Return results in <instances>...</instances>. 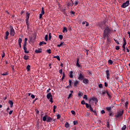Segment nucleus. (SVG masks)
Returning a JSON list of instances; mask_svg holds the SVG:
<instances>
[{
  "label": "nucleus",
  "mask_w": 130,
  "mask_h": 130,
  "mask_svg": "<svg viewBox=\"0 0 130 130\" xmlns=\"http://www.w3.org/2000/svg\"><path fill=\"white\" fill-rule=\"evenodd\" d=\"M84 78H85V76L84 75V74H83V72L79 74L78 80H79V81H83L84 79Z\"/></svg>",
  "instance_id": "nucleus-2"
},
{
  "label": "nucleus",
  "mask_w": 130,
  "mask_h": 130,
  "mask_svg": "<svg viewBox=\"0 0 130 130\" xmlns=\"http://www.w3.org/2000/svg\"><path fill=\"white\" fill-rule=\"evenodd\" d=\"M64 44V42H60V44H58L57 45V47H60L61 46H63V44Z\"/></svg>",
  "instance_id": "nucleus-22"
},
{
  "label": "nucleus",
  "mask_w": 130,
  "mask_h": 130,
  "mask_svg": "<svg viewBox=\"0 0 130 130\" xmlns=\"http://www.w3.org/2000/svg\"><path fill=\"white\" fill-rule=\"evenodd\" d=\"M76 66H77V67H78V68H81V66L78 62L76 63Z\"/></svg>",
  "instance_id": "nucleus-59"
},
{
  "label": "nucleus",
  "mask_w": 130,
  "mask_h": 130,
  "mask_svg": "<svg viewBox=\"0 0 130 130\" xmlns=\"http://www.w3.org/2000/svg\"><path fill=\"white\" fill-rule=\"evenodd\" d=\"M126 128V125H124L123 126V127L121 128V130H125Z\"/></svg>",
  "instance_id": "nucleus-44"
},
{
  "label": "nucleus",
  "mask_w": 130,
  "mask_h": 130,
  "mask_svg": "<svg viewBox=\"0 0 130 130\" xmlns=\"http://www.w3.org/2000/svg\"><path fill=\"white\" fill-rule=\"evenodd\" d=\"M106 94L108 96V98H110V99H111V98H112V96H111V92L109 91L108 90H106Z\"/></svg>",
  "instance_id": "nucleus-6"
},
{
  "label": "nucleus",
  "mask_w": 130,
  "mask_h": 130,
  "mask_svg": "<svg viewBox=\"0 0 130 130\" xmlns=\"http://www.w3.org/2000/svg\"><path fill=\"white\" fill-rule=\"evenodd\" d=\"M10 105V107L12 108L14 105V102H13V101H9L8 102Z\"/></svg>",
  "instance_id": "nucleus-19"
},
{
  "label": "nucleus",
  "mask_w": 130,
  "mask_h": 130,
  "mask_svg": "<svg viewBox=\"0 0 130 130\" xmlns=\"http://www.w3.org/2000/svg\"><path fill=\"white\" fill-rule=\"evenodd\" d=\"M101 94H102L103 95V96H105V94H106V90H104L102 92V93H101Z\"/></svg>",
  "instance_id": "nucleus-26"
},
{
  "label": "nucleus",
  "mask_w": 130,
  "mask_h": 130,
  "mask_svg": "<svg viewBox=\"0 0 130 130\" xmlns=\"http://www.w3.org/2000/svg\"><path fill=\"white\" fill-rule=\"evenodd\" d=\"M29 40L30 42H33V38L29 36Z\"/></svg>",
  "instance_id": "nucleus-37"
},
{
  "label": "nucleus",
  "mask_w": 130,
  "mask_h": 130,
  "mask_svg": "<svg viewBox=\"0 0 130 130\" xmlns=\"http://www.w3.org/2000/svg\"><path fill=\"white\" fill-rule=\"evenodd\" d=\"M110 36L106 37V38H107V43H108V44H109L110 43V42H111V40L110 39Z\"/></svg>",
  "instance_id": "nucleus-12"
},
{
  "label": "nucleus",
  "mask_w": 130,
  "mask_h": 130,
  "mask_svg": "<svg viewBox=\"0 0 130 130\" xmlns=\"http://www.w3.org/2000/svg\"><path fill=\"white\" fill-rule=\"evenodd\" d=\"M22 43V38H19L18 39V44Z\"/></svg>",
  "instance_id": "nucleus-38"
},
{
  "label": "nucleus",
  "mask_w": 130,
  "mask_h": 130,
  "mask_svg": "<svg viewBox=\"0 0 130 130\" xmlns=\"http://www.w3.org/2000/svg\"><path fill=\"white\" fill-rule=\"evenodd\" d=\"M123 44L122 46H125L126 45V40L124 38L123 39Z\"/></svg>",
  "instance_id": "nucleus-21"
},
{
  "label": "nucleus",
  "mask_w": 130,
  "mask_h": 130,
  "mask_svg": "<svg viewBox=\"0 0 130 130\" xmlns=\"http://www.w3.org/2000/svg\"><path fill=\"white\" fill-rule=\"evenodd\" d=\"M106 110L108 111V112H111V110H112V108L111 107H108L106 108Z\"/></svg>",
  "instance_id": "nucleus-18"
},
{
  "label": "nucleus",
  "mask_w": 130,
  "mask_h": 130,
  "mask_svg": "<svg viewBox=\"0 0 130 130\" xmlns=\"http://www.w3.org/2000/svg\"><path fill=\"white\" fill-rule=\"evenodd\" d=\"M52 120V118L50 117H48V118H47V122H51V121Z\"/></svg>",
  "instance_id": "nucleus-17"
},
{
  "label": "nucleus",
  "mask_w": 130,
  "mask_h": 130,
  "mask_svg": "<svg viewBox=\"0 0 130 130\" xmlns=\"http://www.w3.org/2000/svg\"><path fill=\"white\" fill-rule=\"evenodd\" d=\"M82 82L83 83V84H85V85H88V84H89V80L87 78H84L82 80Z\"/></svg>",
  "instance_id": "nucleus-7"
},
{
  "label": "nucleus",
  "mask_w": 130,
  "mask_h": 130,
  "mask_svg": "<svg viewBox=\"0 0 130 130\" xmlns=\"http://www.w3.org/2000/svg\"><path fill=\"white\" fill-rule=\"evenodd\" d=\"M122 48H123V51L125 52V46H122Z\"/></svg>",
  "instance_id": "nucleus-63"
},
{
  "label": "nucleus",
  "mask_w": 130,
  "mask_h": 130,
  "mask_svg": "<svg viewBox=\"0 0 130 130\" xmlns=\"http://www.w3.org/2000/svg\"><path fill=\"white\" fill-rule=\"evenodd\" d=\"M47 115L46 114L45 116H44L43 117V121H46V119H47Z\"/></svg>",
  "instance_id": "nucleus-25"
},
{
  "label": "nucleus",
  "mask_w": 130,
  "mask_h": 130,
  "mask_svg": "<svg viewBox=\"0 0 130 130\" xmlns=\"http://www.w3.org/2000/svg\"><path fill=\"white\" fill-rule=\"evenodd\" d=\"M78 5H79V1L76 0L75 1V7H76V6H78Z\"/></svg>",
  "instance_id": "nucleus-45"
},
{
  "label": "nucleus",
  "mask_w": 130,
  "mask_h": 130,
  "mask_svg": "<svg viewBox=\"0 0 130 130\" xmlns=\"http://www.w3.org/2000/svg\"><path fill=\"white\" fill-rule=\"evenodd\" d=\"M53 112H54V113H55V112L56 111H55V109H56V108H57V107L56 106H53Z\"/></svg>",
  "instance_id": "nucleus-36"
},
{
  "label": "nucleus",
  "mask_w": 130,
  "mask_h": 130,
  "mask_svg": "<svg viewBox=\"0 0 130 130\" xmlns=\"http://www.w3.org/2000/svg\"><path fill=\"white\" fill-rule=\"evenodd\" d=\"M83 99H85L86 100H88V97H87V95L85 94L83 96Z\"/></svg>",
  "instance_id": "nucleus-50"
},
{
  "label": "nucleus",
  "mask_w": 130,
  "mask_h": 130,
  "mask_svg": "<svg viewBox=\"0 0 130 130\" xmlns=\"http://www.w3.org/2000/svg\"><path fill=\"white\" fill-rule=\"evenodd\" d=\"M42 15H44L45 14V12H44V8L42 7V11H41V13Z\"/></svg>",
  "instance_id": "nucleus-29"
},
{
  "label": "nucleus",
  "mask_w": 130,
  "mask_h": 130,
  "mask_svg": "<svg viewBox=\"0 0 130 130\" xmlns=\"http://www.w3.org/2000/svg\"><path fill=\"white\" fill-rule=\"evenodd\" d=\"M9 35H10V32H9L8 31H7L5 32V39L7 40L8 38Z\"/></svg>",
  "instance_id": "nucleus-13"
},
{
  "label": "nucleus",
  "mask_w": 130,
  "mask_h": 130,
  "mask_svg": "<svg viewBox=\"0 0 130 130\" xmlns=\"http://www.w3.org/2000/svg\"><path fill=\"white\" fill-rule=\"evenodd\" d=\"M10 28V35L11 36H15V34H16V32H15V29H14V28H13V26H11Z\"/></svg>",
  "instance_id": "nucleus-4"
},
{
  "label": "nucleus",
  "mask_w": 130,
  "mask_h": 130,
  "mask_svg": "<svg viewBox=\"0 0 130 130\" xmlns=\"http://www.w3.org/2000/svg\"><path fill=\"white\" fill-rule=\"evenodd\" d=\"M35 52L36 53H41L42 52V49L41 48H39L38 50H36Z\"/></svg>",
  "instance_id": "nucleus-11"
},
{
  "label": "nucleus",
  "mask_w": 130,
  "mask_h": 130,
  "mask_svg": "<svg viewBox=\"0 0 130 130\" xmlns=\"http://www.w3.org/2000/svg\"><path fill=\"white\" fill-rule=\"evenodd\" d=\"M106 78L107 80H109V77H110V74L109 73V70H106Z\"/></svg>",
  "instance_id": "nucleus-8"
},
{
  "label": "nucleus",
  "mask_w": 130,
  "mask_h": 130,
  "mask_svg": "<svg viewBox=\"0 0 130 130\" xmlns=\"http://www.w3.org/2000/svg\"><path fill=\"white\" fill-rule=\"evenodd\" d=\"M85 105L86 106V108H89V107H90V105H89L88 103H86Z\"/></svg>",
  "instance_id": "nucleus-60"
},
{
  "label": "nucleus",
  "mask_w": 130,
  "mask_h": 130,
  "mask_svg": "<svg viewBox=\"0 0 130 130\" xmlns=\"http://www.w3.org/2000/svg\"><path fill=\"white\" fill-rule=\"evenodd\" d=\"M107 126L108 128H110V124L109 121H107Z\"/></svg>",
  "instance_id": "nucleus-41"
},
{
  "label": "nucleus",
  "mask_w": 130,
  "mask_h": 130,
  "mask_svg": "<svg viewBox=\"0 0 130 130\" xmlns=\"http://www.w3.org/2000/svg\"><path fill=\"white\" fill-rule=\"evenodd\" d=\"M26 22V24L27 25V26H29V25H30V24H29V20H25Z\"/></svg>",
  "instance_id": "nucleus-57"
},
{
  "label": "nucleus",
  "mask_w": 130,
  "mask_h": 130,
  "mask_svg": "<svg viewBox=\"0 0 130 130\" xmlns=\"http://www.w3.org/2000/svg\"><path fill=\"white\" fill-rule=\"evenodd\" d=\"M89 109L90 110V111H93V108H92V106H91L90 105H89Z\"/></svg>",
  "instance_id": "nucleus-51"
},
{
  "label": "nucleus",
  "mask_w": 130,
  "mask_h": 130,
  "mask_svg": "<svg viewBox=\"0 0 130 130\" xmlns=\"http://www.w3.org/2000/svg\"><path fill=\"white\" fill-rule=\"evenodd\" d=\"M114 41L116 42V43H117V44L118 45H119V42H118V41L116 39H114Z\"/></svg>",
  "instance_id": "nucleus-49"
},
{
  "label": "nucleus",
  "mask_w": 130,
  "mask_h": 130,
  "mask_svg": "<svg viewBox=\"0 0 130 130\" xmlns=\"http://www.w3.org/2000/svg\"><path fill=\"white\" fill-rule=\"evenodd\" d=\"M51 98H52V95L51 94V92L48 93L47 94V99H50Z\"/></svg>",
  "instance_id": "nucleus-16"
},
{
  "label": "nucleus",
  "mask_w": 130,
  "mask_h": 130,
  "mask_svg": "<svg viewBox=\"0 0 130 130\" xmlns=\"http://www.w3.org/2000/svg\"><path fill=\"white\" fill-rule=\"evenodd\" d=\"M78 95L79 97H82L83 95V93L81 91H79V92L78 93Z\"/></svg>",
  "instance_id": "nucleus-35"
},
{
  "label": "nucleus",
  "mask_w": 130,
  "mask_h": 130,
  "mask_svg": "<svg viewBox=\"0 0 130 130\" xmlns=\"http://www.w3.org/2000/svg\"><path fill=\"white\" fill-rule=\"evenodd\" d=\"M91 100H92V101H94L95 104H97V103H98V99L95 96L92 97L91 98Z\"/></svg>",
  "instance_id": "nucleus-9"
},
{
  "label": "nucleus",
  "mask_w": 130,
  "mask_h": 130,
  "mask_svg": "<svg viewBox=\"0 0 130 130\" xmlns=\"http://www.w3.org/2000/svg\"><path fill=\"white\" fill-rule=\"evenodd\" d=\"M129 5V1H127L125 3H123L121 5V8H123V9H125L126 7H128Z\"/></svg>",
  "instance_id": "nucleus-3"
},
{
  "label": "nucleus",
  "mask_w": 130,
  "mask_h": 130,
  "mask_svg": "<svg viewBox=\"0 0 130 130\" xmlns=\"http://www.w3.org/2000/svg\"><path fill=\"white\" fill-rule=\"evenodd\" d=\"M62 32H63V33H67V32H68V28H67V27H64Z\"/></svg>",
  "instance_id": "nucleus-23"
},
{
  "label": "nucleus",
  "mask_w": 130,
  "mask_h": 130,
  "mask_svg": "<svg viewBox=\"0 0 130 130\" xmlns=\"http://www.w3.org/2000/svg\"><path fill=\"white\" fill-rule=\"evenodd\" d=\"M120 48L119 47V46H116V47H115V49L116 50H119V49H120Z\"/></svg>",
  "instance_id": "nucleus-53"
},
{
  "label": "nucleus",
  "mask_w": 130,
  "mask_h": 130,
  "mask_svg": "<svg viewBox=\"0 0 130 130\" xmlns=\"http://www.w3.org/2000/svg\"><path fill=\"white\" fill-rule=\"evenodd\" d=\"M54 58H57V60H58L59 61L60 60V58L59 57V56H58V55L54 56Z\"/></svg>",
  "instance_id": "nucleus-28"
},
{
  "label": "nucleus",
  "mask_w": 130,
  "mask_h": 130,
  "mask_svg": "<svg viewBox=\"0 0 130 130\" xmlns=\"http://www.w3.org/2000/svg\"><path fill=\"white\" fill-rule=\"evenodd\" d=\"M46 51L48 53H49V54H50L51 53V50L50 49H48Z\"/></svg>",
  "instance_id": "nucleus-47"
},
{
  "label": "nucleus",
  "mask_w": 130,
  "mask_h": 130,
  "mask_svg": "<svg viewBox=\"0 0 130 130\" xmlns=\"http://www.w3.org/2000/svg\"><path fill=\"white\" fill-rule=\"evenodd\" d=\"M37 36V35L36 34V33H34V41H35L36 40V37Z\"/></svg>",
  "instance_id": "nucleus-31"
},
{
  "label": "nucleus",
  "mask_w": 130,
  "mask_h": 130,
  "mask_svg": "<svg viewBox=\"0 0 130 130\" xmlns=\"http://www.w3.org/2000/svg\"><path fill=\"white\" fill-rule=\"evenodd\" d=\"M28 41V39L27 38H25L24 39V42L23 45H27V41Z\"/></svg>",
  "instance_id": "nucleus-34"
},
{
  "label": "nucleus",
  "mask_w": 130,
  "mask_h": 130,
  "mask_svg": "<svg viewBox=\"0 0 130 130\" xmlns=\"http://www.w3.org/2000/svg\"><path fill=\"white\" fill-rule=\"evenodd\" d=\"M122 114H123V110L120 111L118 112L117 114L115 116V117L118 118V117H120V116H122Z\"/></svg>",
  "instance_id": "nucleus-5"
},
{
  "label": "nucleus",
  "mask_w": 130,
  "mask_h": 130,
  "mask_svg": "<svg viewBox=\"0 0 130 130\" xmlns=\"http://www.w3.org/2000/svg\"><path fill=\"white\" fill-rule=\"evenodd\" d=\"M68 7H73V4L72 3L69 2L67 4Z\"/></svg>",
  "instance_id": "nucleus-42"
},
{
  "label": "nucleus",
  "mask_w": 130,
  "mask_h": 130,
  "mask_svg": "<svg viewBox=\"0 0 130 130\" xmlns=\"http://www.w3.org/2000/svg\"><path fill=\"white\" fill-rule=\"evenodd\" d=\"M71 113L73 115H76V112H75V111H74V110L71 111Z\"/></svg>",
  "instance_id": "nucleus-54"
},
{
  "label": "nucleus",
  "mask_w": 130,
  "mask_h": 130,
  "mask_svg": "<svg viewBox=\"0 0 130 130\" xmlns=\"http://www.w3.org/2000/svg\"><path fill=\"white\" fill-rule=\"evenodd\" d=\"M70 75H69V77L70 78H71V79H73V78H74V72L73 71H71L70 73H69Z\"/></svg>",
  "instance_id": "nucleus-15"
},
{
  "label": "nucleus",
  "mask_w": 130,
  "mask_h": 130,
  "mask_svg": "<svg viewBox=\"0 0 130 130\" xmlns=\"http://www.w3.org/2000/svg\"><path fill=\"white\" fill-rule=\"evenodd\" d=\"M112 32L111 27L107 26L104 27L103 36L105 39H106V37L110 36V34Z\"/></svg>",
  "instance_id": "nucleus-1"
},
{
  "label": "nucleus",
  "mask_w": 130,
  "mask_h": 130,
  "mask_svg": "<svg viewBox=\"0 0 130 130\" xmlns=\"http://www.w3.org/2000/svg\"><path fill=\"white\" fill-rule=\"evenodd\" d=\"M79 124V122L78 121H73V124L74 125H77V124Z\"/></svg>",
  "instance_id": "nucleus-32"
},
{
  "label": "nucleus",
  "mask_w": 130,
  "mask_h": 130,
  "mask_svg": "<svg viewBox=\"0 0 130 130\" xmlns=\"http://www.w3.org/2000/svg\"><path fill=\"white\" fill-rule=\"evenodd\" d=\"M26 19L25 20V21H29V18H30V13L27 12L26 13Z\"/></svg>",
  "instance_id": "nucleus-14"
},
{
  "label": "nucleus",
  "mask_w": 130,
  "mask_h": 130,
  "mask_svg": "<svg viewBox=\"0 0 130 130\" xmlns=\"http://www.w3.org/2000/svg\"><path fill=\"white\" fill-rule=\"evenodd\" d=\"M99 87L101 89L103 88V85H102V84H100L99 85Z\"/></svg>",
  "instance_id": "nucleus-56"
},
{
  "label": "nucleus",
  "mask_w": 130,
  "mask_h": 130,
  "mask_svg": "<svg viewBox=\"0 0 130 130\" xmlns=\"http://www.w3.org/2000/svg\"><path fill=\"white\" fill-rule=\"evenodd\" d=\"M50 100H49V101H50V102H51V103H53V99H52V98H50Z\"/></svg>",
  "instance_id": "nucleus-55"
},
{
  "label": "nucleus",
  "mask_w": 130,
  "mask_h": 130,
  "mask_svg": "<svg viewBox=\"0 0 130 130\" xmlns=\"http://www.w3.org/2000/svg\"><path fill=\"white\" fill-rule=\"evenodd\" d=\"M23 58L24 59H25V60H28V59H29V56H27V55H24L23 56Z\"/></svg>",
  "instance_id": "nucleus-27"
},
{
  "label": "nucleus",
  "mask_w": 130,
  "mask_h": 130,
  "mask_svg": "<svg viewBox=\"0 0 130 130\" xmlns=\"http://www.w3.org/2000/svg\"><path fill=\"white\" fill-rule=\"evenodd\" d=\"M51 39V33L49 34V40H50Z\"/></svg>",
  "instance_id": "nucleus-58"
},
{
  "label": "nucleus",
  "mask_w": 130,
  "mask_h": 130,
  "mask_svg": "<svg viewBox=\"0 0 130 130\" xmlns=\"http://www.w3.org/2000/svg\"><path fill=\"white\" fill-rule=\"evenodd\" d=\"M92 112H93L94 115H97V111H96V110L92 111Z\"/></svg>",
  "instance_id": "nucleus-48"
},
{
  "label": "nucleus",
  "mask_w": 130,
  "mask_h": 130,
  "mask_svg": "<svg viewBox=\"0 0 130 130\" xmlns=\"http://www.w3.org/2000/svg\"><path fill=\"white\" fill-rule=\"evenodd\" d=\"M43 44H46V42H45L44 41L40 42L39 45L40 46H41L42 45H43Z\"/></svg>",
  "instance_id": "nucleus-24"
},
{
  "label": "nucleus",
  "mask_w": 130,
  "mask_h": 130,
  "mask_svg": "<svg viewBox=\"0 0 130 130\" xmlns=\"http://www.w3.org/2000/svg\"><path fill=\"white\" fill-rule=\"evenodd\" d=\"M45 41H47V40H48V35H46L45 36Z\"/></svg>",
  "instance_id": "nucleus-40"
},
{
  "label": "nucleus",
  "mask_w": 130,
  "mask_h": 130,
  "mask_svg": "<svg viewBox=\"0 0 130 130\" xmlns=\"http://www.w3.org/2000/svg\"><path fill=\"white\" fill-rule=\"evenodd\" d=\"M78 83H79V81H78V80L75 81V82H74L75 87H77V86L78 85Z\"/></svg>",
  "instance_id": "nucleus-33"
},
{
  "label": "nucleus",
  "mask_w": 130,
  "mask_h": 130,
  "mask_svg": "<svg viewBox=\"0 0 130 130\" xmlns=\"http://www.w3.org/2000/svg\"><path fill=\"white\" fill-rule=\"evenodd\" d=\"M59 118H60V115L58 114V115H57V119H59Z\"/></svg>",
  "instance_id": "nucleus-64"
},
{
  "label": "nucleus",
  "mask_w": 130,
  "mask_h": 130,
  "mask_svg": "<svg viewBox=\"0 0 130 130\" xmlns=\"http://www.w3.org/2000/svg\"><path fill=\"white\" fill-rule=\"evenodd\" d=\"M108 63H110V64H112L113 63V61L112 60L110 59L108 60Z\"/></svg>",
  "instance_id": "nucleus-43"
},
{
  "label": "nucleus",
  "mask_w": 130,
  "mask_h": 130,
  "mask_svg": "<svg viewBox=\"0 0 130 130\" xmlns=\"http://www.w3.org/2000/svg\"><path fill=\"white\" fill-rule=\"evenodd\" d=\"M2 76H8V73H3L2 74Z\"/></svg>",
  "instance_id": "nucleus-61"
},
{
  "label": "nucleus",
  "mask_w": 130,
  "mask_h": 130,
  "mask_svg": "<svg viewBox=\"0 0 130 130\" xmlns=\"http://www.w3.org/2000/svg\"><path fill=\"white\" fill-rule=\"evenodd\" d=\"M105 87H108V83L107 82L104 83Z\"/></svg>",
  "instance_id": "nucleus-62"
},
{
  "label": "nucleus",
  "mask_w": 130,
  "mask_h": 130,
  "mask_svg": "<svg viewBox=\"0 0 130 130\" xmlns=\"http://www.w3.org/2000/svg\"><path fill=\"white\" fill-rule=\"evenodd\" d=\"M81 104L82 105H85V104H86V103L85 102V101H82L81 102Z\"/></svg>",
  "instance_id": "nucleus-52"
},
{
  "label": "nucleus",
  "mask_w": 130,
  "mask_h": 130,
  "mask_svg": "<svg viewBox=\"0 0 130 130\" xmlns=\"http://www.w3.org/2000/svg\"><path fill=\"white\" fill-rule=\"evenodd\" d=\"M64 126L66 127V128H69V127H70V124L69 122H66L64 124Z\"/></svg>",
  "instance_id": "nucleus-20"
},
{
  "label": "nucleus",
  "mask_w": 130,
  "mask_h": 130,
  "mask_svg": "<svg viewBox=\"0 0 130 130\" xmlns=\"http://www.w3.org/2000/svg\"><path fill=\"white\" fill-rule=\"evenodd\" d=\"M58 38L60 40H62V38H63V36H62V35H60L58 36Z\"/></svg>",
  "instance_id": "nucleus-39"
},
{
  "label": "nucleus",
  "mask_w": 130,
  "mask_h": 130,
  "mask_svg": "<svg viewBox=\"0 0 130 130\" xmlns=\"http://www.w3.org/2000/svg\"><path fill=\"white\" fill-rule=\"evenodd\" d=\"M66 77V74H64V73H62V77L61 78V80L62 81V80H63V79H64V77Z\"/></svg>",
  "instance_id": "nucleus-46"
},
{
  "label": "nucleus",
  "mask_w": 130,
  "mask_h": 130,
  "mask_svg": "<svg viewBox=\"0 0 130 130\" xmlns=\"http://www.w3.org/2000/svg\"><path fill=\"white\" fill-rule=\"evenodd\" d=\"M26 45H23V50H24V53H29V51L27 50V47H26Z\"/></svg>",
  "instance_id": "nucleus-10"
},
{
  "label": "nucleus",
  "mask_w": 130,
  "mask_h": 130,
  "mask_svg": "<svg viewBox=\"0 0 130 130\" xmlns=\"http://www.w3.org/2000/svg\"><path fill=\"white\" fill-rule=\"evenodd\" d=\"M30 68H31V66H30V65H28L26 67V70H27V72H29L30 71Z\"/></svg>",
  "instance_id": "nucleus-30"
}]
</instances>
